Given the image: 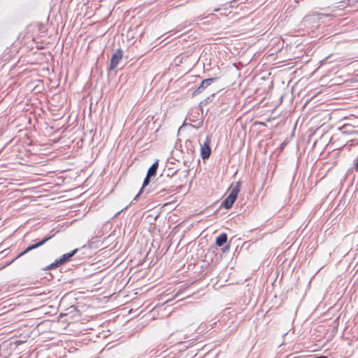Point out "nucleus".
I'll list each match as a JSON object with an SVG mask.
<instances>
[{"mask_svg": "<svg viewBox=\"0 0 358 358\" xmlns=\"http://www.w3.org/2000/svg\"><path fill=\"white\" fill-rule=\"evenodd\" d=\"M123 52L121 49H117L113 55L110 62V70L115 69L122 58Z\"/></svg>", "mask_w": 358, "mask_h": 358, "instance_id": "obj_4", "label": "nucleus"}, {"mask_svg": "<svg viewBox=\"0 0 358 358\" xmlns=\"http://www.w3.org/2000/svg\"><path fill=\"white\" fill-rule=\"evenodd\" d=\"M294 358H296V357H294Z\"/></svg>", "mask_w": 358, "mask_h": 358, "instance_id": "obj_18", "label": "nucleus"}, {"mask_svg": "<svg viewBox=\"0 0 358 358\" xmlns=\"http://www.w3.org/2000/svg\"><path fill=\"white\" fill-rule=\"evenodd\" d=\"M221 9H222L221 8H215V9L214 10V11H215V12H217V11L220 10Z\"/></svg>", "mask_w": 358, "mask_h": 358, "instance_id": "obj_15", "label": "nucleus"}, {"mask_svg": "<svg viewBox=\"0 0 358 358\" xmlns=\"http://www.w3.org/2000/svg\"><path fill=\"white\" fill-rule=\"evenodd\" d=\"M53 236L54 235L47 236V237L44 238L42 241H41L35 244L31 245L30 248H31V250L36 249V248H39L40 246L44 245L47 241H48L50 239H51L53 237Z\"/></svg>", "mask_w": 358, "mask_h": 358, "instance_id": "obj_8", "label": "nucleus"}, {"mask_svg": "<svg viewBox=\"0 0 358 358\" xmlns=\"http://www.w3.org/2000/svg\"><path fill=\"white\" fill-rule=\"evenodd\" d=\"M30 251H31V249L30 246H29V247H27V248H26L23 252H22L21 253H20V254L17 256L16 259H17V258H19V257H22V256H23L24 255H25L26 253H27L28 252H30Z\"/></svg>", "mask_w": 358, "mask_h": 358, "instance_id": "obj_11", "label": "nucleus"}, {"mask_svg": "<svg viewBox=\"0 0 358 358\" xmlns=\"http://www.w3.org/2000/svg\"><path fill=\"white\" fill-rule=\"evenodd\" d=\"M78 250V249L76 248L70 252L64 254L59 259H56L55 261V262H53L50 265H49L48 266V268L53 269V268H57V267L60 266L61 265L64 264L68 260H69L73 255H75L77 253Z\"/></svg>", "mask_w": 358, "mask_h": 358, "instance_id": "obj_2", "label": "nucleus"}, {"mask_svg": "<svg viewBox=\"0 0 358 358\" xmlns=\"http://www.w3.org/2000/svg\"><path fill=\"white\" fill-rule=\"evenodd\" d=\"M355 148L358 150V145L355 146Z\"/></svg>", "mask_w": 358, "mask_h": 358, "instance_id": "obj_16", "label": "nucleus"}, {"mask_svg": "<svg viewBox=\"0 0 358 358\" xmlns=\"http://www.w3.org/2000/svg\"><path fill=\"white\" fill-rule=\"evenodd\" d=\"M176 152H180L182 155H187L188 156L194 155V153H195V150H194V146L192 145V143L189 141L185 142V148H182L181 150H176V151L172 150L171 155H178V154L176 153Z\"/></svg>", "mask_w": 358, "mask_h": 358, "instance_id": "obj_3", "label": "nucleus"}, {"mask_svg": "<svg viewBox=\"0 0 358 358\" xmlns=\"http://www.w3.org/2000/svg\"><path fill=\"white\" fill-rule=\"evenodd\" d=\"M227 241V235L225 233H222L217 237L215 243L218 246H222Z\"/></svg>", "mask_w": 358, "mask_h": 358, "instance_id": "obj_7", "label": "nucleus"}, {"mask_svg": "<svg viewBox=\"0 0 358 358\" xmlns=\"http://www.w3.org/2000/svg\"><path fill=\"white\" fill-rule=\"evenodd\" d=\"M210 139L207 137L203 145H201L200 152L201 157H210Z\"/></svg>", "mask_w": 358, "mask_h": 358, "instance_id": "obj_5", "label": "nucleus"}, {"mask_svg": "<svg viewBox=\"0 0 358 358\" xmlns=\"http://www.w3.org/2000/svg\"><path fill=\"white\" fill-rule=\"evenodd\" d=\"M143 189H141L139 192L136 195V196L134 197V200H136L138 199V197L140 196V194L143 192Z\"/></svg>", "mask_w": 358, "mask_h": 358, "instance_id": "obj_13", "label": "nucleus"}, {"mask_svg": "<svg viewBox=\"0 0 358 358\" xmlns=\"http://www.w3.org/2000/svg\"><path fill=\"white\" fill-rule=\"evenodd\" d=\"M216 78H208L203 80L201 85L199 86V87L195 90L194 94H199L201 93L204 89H206L207 87L210 85L215 80Z\"/></svg>", "mask_w": 358, "mask_h": 358, "instance_id": "obj_6", "label": "nucleus"}, {"mask_svg": "<svg viewBox=\"0 0 358 358\" xmlns=\"http://www.w3.org/2000/svg\"><path fill=\"white\" fill-rule=\"evenodd\" d=\"M318 15H319V19H322V17H324L329 16V14H324V13H320Z\"/></svg>", "mask_w": 358, "mask_h": 358, "instance_id": "obj_12", "label": "nucleus"}, {"mask_svg": "<svg viewBox=\"0 0 358 358\" xmlns=\"http://www.w3.org/2000/svg\"><path fill=\"white\" fill-rule=\"evenodd\" d=\"M150 177H152V176H149L148 173H147L141 189L143 190V189L150 183Z\"/></svg>", "mask_w": 358, "mask_h": 358, "instance_id": "obj_10", "label": "nucleus"}, {"mask_svg": "<svg viewBox=\"0 0 358 358\" xmlns=\"http://www.w3.org/2000/svg\"><path fill=\"white\" fill-rule=\"evenodd\" d=\"M236 0H233L229 2V7H234Z\"/></svg>", "mask_w": 358, "mask_h": 358, "instance_id": "obj_14", "label": "nucleus"}, {"mask_svg": "<svg viewBox=\"0 0 358 358\" xmlns=\"http://www.w3.org/2000/svg\"><path fill=\"white\" fill-rule=\"evenodd\" d=\"M239 191L240 182H238L236 185L232 188L228 196L222 203V206H224L226 209L231 208L237 198Z\"/></svg>", "mask_w": 358, "mask_h": 358, "instance_id": "obj_1", "label": "nucleus"}, {"mask_svg": "<svg viewBox=\"0 0 358 358\" xmlns=\"http://www.w3.org/2000/svg\"><path fill=\"white\" fill-rule=\"evenodd\" d=\"M158 166H159V161L158 160H156L152 164V166L149 168L147 173H148L149 176H154L156 175V172H157V168H158Z\"/></svg>", "mask_w": 358, "mask_h": 358, "instance_id": "obj_9", "label": "nucleus"}, {"mask_svg": "<svg viewBox=\"0 0 358 358\" xmlns=\"http://www.w3.org/2000/svg\"><path fill=\"white\" fill-rule=\"evenodd\" d=\"M227 8V5H224V7L222 8L223 9H225Z\"/></svg>", "mask_w": 358, "mask_h": 358, "instance_id": "obj_17", "label": "nucleus"}]
</instances>
